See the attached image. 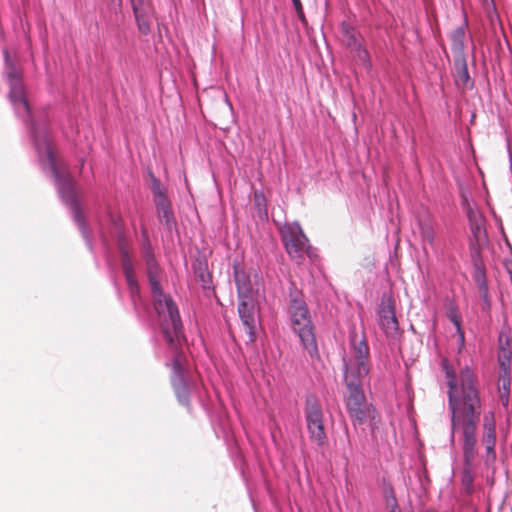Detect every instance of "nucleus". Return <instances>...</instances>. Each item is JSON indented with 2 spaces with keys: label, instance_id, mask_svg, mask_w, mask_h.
<instances>
[{
  "label": "nucleus",
  "instance_id": "39448f33",
  "mask_svg": "<svg viewBox=\"0 0 512 512\" xmlns=\"http://www.w3.org/2000/svg\"><path fill=\"white\" fill-rule=\"evenodd\" d=\"M290 313L293 330L300 338L303 347L311 357L317 355V343L306 304L300 300H293L290 306Z\"/></svg>",
  "mask_w": 512,
  "mask_h": 512
},
{
  "label": "nucleus",
  "instance_id": "2eb2a0df",
  "mask_svg": "<svg viewBox=\"0 0 512 512\" xmlns=\"http://www.w3.org/2000/svg\"><path fill=\"white\" fill-rule=\"evenodd\" d=\"M455 81L464 88L472 87V81L464 56L455 57Z\"/></svg>",
  "mask_w": 512,
  "mask_h": 512
},
{
  "label": "nucleus",
  "instance_id": "dca6fc26",
  "mask_svg": "<svg viewBox=\"0 0 512 512\" xmlns=\"http://www.w3.org/2000/svg\"><path fill=\"white\" fill-rule=\"evenodd\" d=\"M466 28L467 24L464 23L457 27L450 35L451 46L455 57L464 56Z\"/></svg>",
  "mask_w": 512,
  "mask_h": 512
},
{
  "label": "nucleus",
  "instance_id": "7ed1b4c3",
  "mask_svg": "<svg viewBox=\"0 0 512 512\" xmlns=\"http://www.w3.org/2000/svg\"><path fill=\"white\" fill-rule=\"evenodd\" d=\"M35 144L41 158L46 159L62 198L65 202L73 205L75 219L79 224H82L83 217L76 203L75 184L68 173L66 165L58 160L53 142L47 136H43L36 137Z\"/></svg>",
  "mask_w": 512,
  "mask_h": 512
},
{
  "label": "nucleus",
  "instance_id": "b1692460",
  "mask_svg": "<svg viewBox=\"0 0 512 512\" xmlns=\"http://www.w3.org/2000/svg\"><path fill=\"white\" fill-rule=\"evenodd\" d=\"M474 466H463V471L461 475V482L467 493L473 492V481H474Z\"/></svg>",
  "mask_w": 512,
  "mask_h": 512
},
{
  "label": "nucleus",
  "instance_id": "a211bd4d",
  "mask_svg": "<svg viewBox=\"0 0 512 512\" xmlns=\"http://www.w3.org/2000/svg\"><path fill=\"white\" fill-rule=\"evenodd\" d=\"M511 370L504 368V371H499L498 376V390L500 393V400L504 406L508 404L509 395H510V387H511Z\"/></svg>",
  "mask_w": 512,
  "mask_h": 512
},
{
  "label": "nucleus",
  "instance_id": "7c9ffc66",
  "mask_svg": "<svg viewBox=\"0 0 512 512\" xmlns=\"http://www.w3.org/2000/svg\"><path fill=\"white\" fill-rule=\"evenodd\" d=\"M484 298H485V300H487V293L486 292L484 293Z\"/></svg>",
  "mask_w": 512,
  "mask_h": 512
},
{
  "label": "nucleus",
  "instance_id": "c85d7f7f",
  "mask_svg": "<svg viewBox=\"0 0 512 512\" xmlns=\"http://www.w3.org/2000/svg\"><path fill=\"white\" fill-rule=\"evenodd\" d=\"M506 268H507V271H508V273H509V275H510V279H511V281H512V261H511V262H509V263L506 265Z\"/></svg>",
  "mask_w": 512,
  "mask_h": 512
},
{
  "label": "nucleus",
  "instance_id": "423d86ee",
  "mask_svg": "<svg viewBox=\"0 0 512 512\" xmlns=\"http://www.w3.org/2000/svg\"><path fill=\"white\" fill-rule=\"evenodd\" d=\"M282 243L289 257L298 264L308 250V238L297 223H285L279 229Z\"/></svg>",
  "mask_w": 512,
  "mask_h": 512
},
{
  "label": "nucleus",
  "instance_id": "cd10ccee",
  "mask_svg": "<svg viewBox=\"0 0 512 512\" xmlns=\"http://www.w3.org/2000/svg\"><path fill=\"white\" fill-rule=\"evenodd\" d=\"M293 2V5H294V8L296 10V13L298 15V17L302 20V21H305V15H304V11H303V7H302V3L300 0H292Z\"/></svg>",
  "mask_w": 512,
  "mask_h": 512
},
{
  "label": "nucleus",
  "instance_id": "0eeeda50",
  "mask_svg": "<svg viewBox=\"0 0 512 512\" xmlns=\"http://www.w3.org/2000/svg\"><path fill=\"white\" fill-rule=\"evenodd\" d=\"M304 412L310 440L317 446L323 447L327 443V435L322 408L315 396L306 397Z\"/></svg>",
  "mask_w": 512,
  "mask_h": 512
},
{
  "label": "nucleus",
  "instance_id": "2f4dec72",
  "mask_svg": "<svg viewBox=\"0 0 512 512\" xmlns=\"http://www.w3.org/2000/svg\"><path fill=\"white\" fill-rule=\"evenodd\" d=\"M511 512H512V508H511Z\"/></svg>",
  "mask_w": 512,
  "mask_h": 512
},
{
  "label": "nucleus",
  "instance_id": "9d476101",
  "mask_svg": "<svg viewBox=\"0 0 512 512\" xmlns=\"http://www.w3.org/2000/svg\"><path fill=\"white\" fill-rule=\"evenodd\" d=\"M185 357L181 353H176L172 363V385L177 398L181 403L188 401V390L184 379Z\"/></svg>",
  "mask_w": 512,
  "mask_h": 512
},
{
  "label": "nucleus",
  "instance_id": "ddd939ff",
  "mask_svg": "<svg viewBox=\"0 0 512 512\" xmlns=\"http://www.w3.org/2000/svg\"><path fill=\"white\" fill-rule=\"evenodd\" d=\"M484 433L482 437V444L486 450L485 463L490 465L496 460L495 444H496V433L495 423L493 418L491 420L485 417Z\"/></svg>",
  "mask_w": 512,
  "mask_h": 512
},
{
  "label": "nucleus",
  "instance_id": "9b49d317",
  "mask_svg": "<svg viewBox=\"0 0 512 512\" xmlns=\"http://www.w3.org/2000/svg\"><path fill=\"white\" fill-rule=\"evenodd\" d=\"M138 30L143 35L150 33L153 7L150 0H130Z\"/></svg>",
  "mask_w": 512,
  "mask_h": 512
},
{
  "label": "nucleus",
  "instance_id": "f03ea898",
  "mask_svg": "<svg viewBox=\"0 0 512 512\" xmlns=\"http://www.w3.org/2000/svg\"><path fill=\"white\" fill-rule=\"evenodd\" d=\"M369 347L363 333L355 329L350 332V352L343 357L344 383L347 389L345 405L354 425H362L370 421L378 422L375 407L368 403L363 390L365 380L370 371Z\"/></svg>",
  "mask_w": 512,
  "mask_h": 512
},
{
  "label": "nucleus",
  "instance_id": "aec40b11",
  "mask_svg": "<svg viewBox=\"0 0 512 512\" xmlns=\"http://www.w3.org/2000/svg\"><path fill=\"white\" fill-rule=\"evenodd\" d=\"M341 33L343 36V42L351 50L357 47L361 43V37L356 30L347 23L341 24Z\"/></svg>",
  "mask_w": 512,
  "mask_h": 512
},
{
  "label": "nucleus",
  "instance_id": "5701e85b",
  "mask_svg": "<svg viewBox=\"0 0 512 512\" xmlns=\"http://www.w3.org/2000/svg\"><path fill=\"white\" fill-rule=\"evenodd\" d=\"M383 494H384L386 506L389 509V512L400 510L398 507L396 496L394 494V490L390 484L384 485Z\"/></svg>",
  "mask_w": 512,
  "mask_h": 512
},
{
  "label": "nucleus",
  "instance_id": "1a4fd4ad",
  "mask_svg": "<svg viewBox=\"0 0 512 512\" xmlns=\"http://www.w3.org/2000/svg\"><path fill=\"white\" fill-rule=\"evenodd\" d=\"M379 324L384 333L389 337L398 334L399 324L395 315V302L391 297L382 299L379 310Z\"/></svg>",
  "mask_w": 512,
  "mask_h": 512
},
{
  "label": "nucleus",
  "instance_id": "bb28decb",
  "mask_svg": "<svg viewBox=\"0 0 512 512\" xmlns=\"http://www.w3.org/2000/svg\"><path fill=\"white\" fill-rule=\"evenodd\" d=\"M498 360H499V365H500L499 371H504V368H506L507 371L511 370L510 355L508 352L504 351L501 355H499Z\"/></svg>",
  "mask_w": 512,
  "mask_h": 512
},
{
  "label": "nucleus",
  "instance_id": "a878e982",
  "mask_svg": "<svg viewBox=\"0 0 512 512\" xmlns=\"http://www.w3.org/2000/svg\"><path fill=\"white\" fill-rule=\"evenodd\" d=\"M151 190H152L155 202L158 201V200L167 198L165 190L161 186V183H160L159 179H157L154 176H152V187H151Z\"/></svg>",
  "mask_w": 512,
  "mask_h": 512
},
{
  "label": "nucleus",
  "instance_id": "f8f14e48",
  "mask_svg": "<svg viewBox=\"0 0 512 512\" xmlns=\"http://www.w3.org/2000/svg\"><path fill=\"white\" fill-rule=\"evenodd\" d=\"M238 313L249 341L255 340L254 301L251 297H239Z\"/></svg>",
  "mask_w": 512,
  "mask_h": 512
},
{
  "label": "nucleus",
  "instance_id": "412c9836",
  "mask_svg": "<svg viewBox=\"0 0 512 512\" xmlns=\"http://www.w3.org/2000/svg\"><path fill=\"white\" fill-rule=\"evenodd\" d=\"M147 268L151 291H158V289H161L159 283V268L152 257L147 259Z\"/></svg>",
  "mask_w": 512,
  "mask_h": 512
},
{
  "label": "nucleus",
  "instance_id": "4468645a",
  "mask_svg": "<svg viewBox=\"0 0 512 512\" xmlns=\"http://www.w3.org/2000/svg\"><path fill=\"white\" fill-rule=\"evenodd\" d=\"M418 225L422 242L434 248L436 245V231L434 222L429 217H423L419 219Z\"/></svg>",
  "mask_w": 512,
  "mask_h": 512
},
{
  "label": "nucleus",
  "instance_id": "f257e3e1",
  "mask_svg": "<svg viewBox=\"0 0 512 512\" xmlns=\"http://www.w3.org/2000/svg\"><path fill=\"white\" fill-rule=\"evenodd\" d=\"M448 386V408L451 413L452 436L462 440L464 466H474L477 456V426L482 413V397L476 373L468 366L456 376L447 360H443Z\"/></svg>",
  "mask_w": 512,
  "mask_h": 512
},
{
  "label": "nucleus",
  "instance_id": "c756f323",
  "mask_svg": "<svg viewBox=\"0 0 512 512\" xmlns=\"http://www.w3.org/2000/svg\"><path fill=\"white\" fill-rule=\"evenodd\" d=\"M255 199L260 204L261 200H264V197L262 194L255 193Z\"/></svg>",
  "mask_w": 512,
  "mask_h": 512
},
{
  "label": "nucleus",
  "instance_id": "6e6552de",
  "mask_svg": "<svg viewBox=\"0 0 512 512\" xmlns=\"http://www.w3.org/2000/svg\"><path fill=\"white\" fill-rule=\"evenodd\" d=\"M6 79L10 87L9 99L17 110L23 109L27 114L30 108L26 99L21 71L6 56Z\"/></svg>",
  "mask_w": 512,
  "mask_h": 512
},
{
  "label": "nucleus",
  "instance_id": "6ab92c4d",
  "mask_svg": "<svg viewBox=\"0 0 512 512\" xmlns=\"http://www.w3.org/2000/svg\"><path fill=\"white\" fill-rule=\"evenodd\" d=\"M155 204L160 221L165 222L168 227H171L174 221V215L168 198L158 200Z\"/></svg>",
  "mask_w": 512,
  "mask_h": 512
},
{
  "label": "nucleus",
  "instance_id": "4be33fe9",
  "mask_svg": "<svg viewBox=\"0 0 512 512\" xmlns=\"http://www.w3.org/2000/svg\"><path fill=\"white\" fill-rule=\"evenodd\" d=\"M125 277L127 284L129 286V290L132 296L136 295L139 292V287L137 284V280L134 274L132 267L128 264V262H124L123 264Z\"/></svg>",
  "mask_w": 512,
  "mask_h": 512
},
{
  "label": "nucleus",
  "instance_id": "20e7f679",
  "mask_svg": "<svg viewBox=\"0 0 512 512\" xmlns=\"http://www.w3.org/2000/svg\"><path fill=\"white\" fill-rule=\"evenodd\" d=\"M153 305L159 316L160 326L166 341L177 348L184 341L182 322L179 311L170 296L163 293L162 289L152 291Z\"/></svg>",
  "mask_w": 512,
  "mask_h": 512
},
{
  "label": "nucleus",
  "instance_id": "f3484780",
  "mask_svg": "<svg viewBox=\"0 0 512 512\" xmlns=\"http://www.w3.org/2000/svg\"><path fill=\"white\" fill-rule=\"evenodd\" d=\"M234 275L238 297H251L252 287L250 277L245 273V271L240 269H235Z\"/></svg>",
  "mask_w": 512,
  "mask_h": 512
},
{
  "label": "nucleus",
  "instance_id": "393cba45",
  "mask_svg": "<svg viewBox=\"0 0 512 512\" xmlns=\"http://www.w3.org/2000/svg\"><path fill=\"white\" fill-rule=\"evenodd\" d=\"M352 51L354 52L355 58L360 64H362L366 68H369L371 66L369 53L362 46V44L352 49Z\"/></svg>",
  "mask_w": 512,
  "mask_h": 512
}]
</instances>
